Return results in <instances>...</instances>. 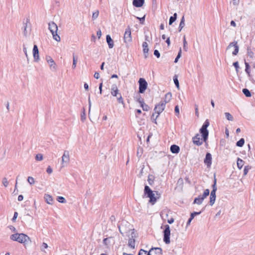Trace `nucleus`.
<instances>
[{
	"label": "nucleus",
	"mask_w": 255,
	"mask_h": 255,
	"mask_svg": "<svg viewBox=\"0 0 255 255\" xmlns=\"http://www.w3.org/2000/svg\"><path fill=\"white\" fill-rule=\"evenodd\" d=\"M170 150L173 153H177L179 152L180 148L178 145L174 144L171 146Z\"/></svg>",
	"instance_id": "18"
},
{
	"label": "nucleus",
	"mask_w": 255,
	"mask_h": 255,
	"mask_svg": "<svg viewBox=\"0 0 255 255\" xmlns=\"http://www.w3.org/2000/svg\"><path fill=\"white\" fill-rule=\"evenodd\" d=\"M166 102H161L157 105L154 108V111L155 114H157L156 118L158 117L159 114L161 113L164 110L165 107Z\"/></svg>",
	"instance_id": "7"
},
{
	"label": "nucleus",
	"mask_w": 255,
	"mask_h": 255,
	"mask_svg": "<svg viewBox=\"0 0 255 255\" xmlns=\"http://www.w3.org/2000/svg\"><path fill=\"white\" fill-rule=\"evenodd\" d=\"M33 55L34 58L35 60L37 61L39 59V52L37 45H34L33 49Z\"/></svg>",
	"instance_id": "14"
},
{
	"label": "nucleus",
	"mask_w": 255,
	"mask_h": 255,
	"mask_svg": "<svg viewBox=\"0 0 255 255\" xmlns=\"http://www.w3.org/2000/svg\"><path fill=\"white\" fill-rule=\"evenodd\" d=\"M144 193L147 197L149 198V202L152 205H154L159 198L160 194L157 191H153L147 185L145 186L144 189Z\"/></svg>",
	"instance_id": "2"
},
{
	"label": "nucleus",
	"mask_w": 255,
	"mask_h": 255,
	"mask_svg": "<svg viewBox=\"0 0 255 255\" xmlns=\"http://www.w3.org/2000/svg\"><path fill=\"white\" fill-rule=\"evenodd\" d=\"M154 54L157 58H159L160 57V53H159V51L157 50H155L154 51Z\"/></svg>",
	"instance_id": "47"
},
{
	"label": "nucleus",
	"mask_w": 255,
	"mask_h": 255,
	"mask_svg": "<svg viewBox=\"0 0 255 255\" xmlns=\"http://www.w3.org/2000/svg\"><path fill=\"white\" fill-rule=\"evenodd\" d=\"M139 102L143 111H147L149 110V107L143 101H140Z\"/></svg>",
	"instance_id": "21"
},
{
	"label": "nucleus",
	"mask_w": 255,
	"mask_h": 255,
	"mask_svg": "<svg viewBox=\"0 0 255 255\" xmlns=\"http://www.w3.org/2000/svg\"><path fill=\"white\" fill-rule=\"evenodd\" d=\"M48 26L49 29L52 34L53 39L56 41L59 42L60 41V37L57 34L58 30L57 24L54 22H50L49 23Z\"/></svg>",
	"instance_id": "4"
},
{
	"label": "nucleus",
	"mask_w": 255,
	"mask_h": 255,
	"mask_svg": "<svg viewBox=\"0 0 255 255\" xmlns=\"http://www.w3.org/2000/svg\"><path fill=\"white\" fill-rule=\"evenodd\" d=\"M98 15H99V11L97 10L93 13L92 18L93 19H96L98 17Z\"/></svg>",
	"instance_id": "42"
},
{
	"label": "nucleus",
	"mask_w": 255,
	"mask_h": 255,
	"mask_svg": "<svg viewBox=\"0 0 255 255\" xmlns=\"http://www.w3.org/2000/svg\"><path fill=\"white\" fill-rule=\"evenodd\" d=\"M194 218V216H193V215H191L190 216V218L189 219L188 222H187V225H189L191 221L193 220V219Z\"/></svg>",
	"instance_id": "48"
},
{
	"label": "nucleus",
	"mask_w": 255,
	"mask_h": 255,
	"mask_svg": "<svg viewBox=\"0 0 255 255\" xmlns=\"http://www.w3.org/2000/svg\"><path fill=\"white\" fill-rule=\"evenodd\" d=\"M57 201L60 203H65L66 202L65 198L61 196L58 197Z\"/></svg>",
	"instance_id": "39"
},
{
	"label": "nucleus",
	"mask_w": 255,
	"mask_h": 255,
	"mask_svg": "<svg viewBox=\"0 0 255 255\" xmlns=\"http://www.w3.org/2000/svg\"><path fill=\"white\" fill-rule=\"evenodd\" d=\"M102 86H103V83H101L100 85H99L100 93L101 94L102 93Z\"/></svg>",
	"instance_id": "55"
},
{
	"label": "nucleus",
	"mask_w": 255,
	"mask_h": 255,
	"mask_svg": "<svg viewBox=\"0 0 255 255\" xmlns=\"http://www.w3.org/2000/svg\"><path fill=\"white\" fill-rule=\"evenodd\" d=\"M119 90L117 86H113L111 89V94L114 97H116L119 94Z\"/></svg>",
	"instance_id": "17"
},
{
	"label": "nucleus",
	"mask_w": 255,
	"mask_h": 255,
	"mask_svg": "<svg viewBox=\"0 0 255 255\" xmlns=\"http://www.w3.org/2000/svg\"><path fill=\"white\" fill-rule=\"evenodd\" d=\"M84 86L85 89L86 90H88V89H89V86H88V84H87V83H85V84H84Z\"/></svg>",
	"instance_id": "62"
},
{
	"label": "nucleus",
	"mask_w": 255,
	"mask_h": 255,
	"mask_svg": "<svg viewBox=\"0 0 255 255\" xmlns=\"http://www.w3.org/2000/svg\"><path fill=\"white\" fill-rule=\"evenodd\" d=\"M152 177L151 175H149L148 176V181L150 185H152L153 183V180L151 178Z\"/></svg>",
	"instance_id": "44"
},
{
	"label": "nucleus",
	"mask_w": 255,
	"mask_h": 255,
	"mask_svg": "<svg viewBox=\"0 0 255 255\" xmlns=\"http://www.w3.org/2000/svg\"><path fill=\"white\" fill-rule=\"evenodd\" d=\"M17 215H18V214L17 212H15L14 214V216L13 217V218H12V220L14 221L15 220V219L17 218Z\"/></svg>",
	"instance_id": "58"
},
{
	"label": "nucleus",
	"mask_w": 255,
	"mask_h": 255,
	"mask_svg": "<svg viewBox=\"0 0 255 255\" xmlns=\"http://www.w3.org/2000/svg\"><path fill=\"white\" fill-rule=\"evenodd\" d=\"M46 171L48 173V174H51L52 172V168L50 167V166H48L47 168V170H46Z\"/></svg>",
	"instance_id": "49"
},
{
	"label": "nucleus",
	"mask_w": 255,
	"mask_h": 255,
	"mask_svg": "<svg viewBox=\"0 0 255 255\" xmlns=\"http://www.w3.org/2000/svg\"><path fill=\"white\" fill-rule=\"evenodd\" d=\"M164 237L163 241L166 244H169L170 242V227L168 225H165V229L163 232Z\"/></svg>",
	"instance_id": "6"
},
{
	"label": "nucleus",
	"mask_w": 255,
	"mask_h": 255,
	"mask_svg": "<svg viewBox=\"0 0 255 255\" xmlns=\"http://www.w3.org/2000/svg\"><path fill=\"white\" fill-rule=\"evenodd\" d=\"M42 246L44 249H47L48 248V245L45 243H43Z\"/></svg>",
	"instance_id": "60"
},
{
	"label": "nucleus",
	"mask_w": 255,
	"mask_h": 255,
	"mask_svg": "<svg viewBox=\"0 0 255 255\" xmlns=\"http://www.w3.org/2000/svg\"><path fill=\"white\" fill-rule=\"evenodd\" d=\"M225 114L226 117L228 120L231 121H233V117L229 113L227 112V113H225Z\"/></svg>",
	"instance_id": "32"
},
{
	"label": "nucleus",
	"mask_w": 255,
	"mask_h": 255,
	"mask_svg": "<svg viewBox=\"0 0 255 255\" xmlns=\"http://www.w3.org/2000/svg\"><path fill=\"white\" fill-rule=\"evenodd\" d=\"M177 18V14L175 13L173 16H171L169 19V24L170 25L172 24V23L175 21Z\"/></svg>",
	"instance_id": "26"
},
{
	"label": "nucleus",
	"mask_w": 255,
	"mask_h": 255,
	"mask_svg": "<svg viewBox=\"0 0 255 255\" xmlns=\"http://www.w3.org/2000/svg\"><path fill=\"white\" fill-rule=\"evenodd\" d=\"M184 24V21H183V18H182L181 21L180 22V27H181V28L183 27V25Z\"/></svg>",
	"instance_id": "59"
},
{
	"label": "nucleus",
	"mask_w": 255,
	"mask_h": 255,
	"mask_svg": "<svg viewBox=\"0 0 255 255\" xmlns=\"http://www.w3.org/2000/svg\"><path fill=\"white\" fill-rule=\"evenodd\" d=\"M174 219L172 218L168 220L167 222L169 224H172V223L174 222Z\"/></svg>",
	"instance_id": "56"
},
{
	"label": "nucleus",
	"mask_w": 255,
	"mask_h": 255,
	"mask_svg": "<svg viewBox=\"0 0 255 255\" xmlns=\"http://www.w3.org/2000/svg\"><path fill=\"white\" fill-rule=\"evenodd\" d=\"M10 239L14 241H17L20 243L25 244L30 241L29 237L24 234H14L10 236Z\"/></svg>",
	"instance_id": "3"
},
{
	"label": "nucleus",
	"mask_w": 255,
	"mask_h": 255,
	"mask_svg": "<svg viewBox=\"0 0 255 255\" xmlns=\"http://www.w3.org/2000/svg\"><path fill=\"white\" fill-rule=\"evenodd\" d=\"M94 76L96 79H99L100 77V74L98 72H95Z\"/></svg>",
	"instance_id": "53"
},
{
	"label": "nucleus",
	"mask_w": 255,
	"mask_h": 255,
	"mask_svg": "<svg viewBox=\"0 0 255 255\" xmlns=\"http://www.w3.org/2000/svg\"><path fill=\"white\" fill-rule=\"evenodd\" d=\"M23 197L22 195H20L18 196V201H21L23 200Z\"/></svg>",
	"instance_id": "57"
},
{
	"label": "nucleus",
	"mask_w": 255,
	"mask_h": 255,
	"mask_svg": "<svg viewBox=\"0 0 255 255\" xmlns=\"http://www.w3.org/2000/svg\"><path fill=\"white\" fill-rule=\"evenodd\" d=\"M139 92L143 93L147 87V83L144 78H140L138 81Z\"/></svg>",
	"instance_id": "8"
},
{
	"label": "nucleus",
	"mask_w": 255,
	"mask_h": 255,
	"mask_svg": "<svg viewBox=\"0 0 255 255\" xmlns=\"http://www.w3.org/2000/svg\"><path fill=\"white\" fill-rule=\"evenodd\" d=\"M27 181L31 185L33 184L35 182L34 178L30 176L28 177Z\"/></svg>",
	"instance_id": "37"
},
{
	"label": "nucleus",
	"mask_w": 255,
	"mask_h": 255,
	"mask_svg": "<svg viewBox=\"0 0 255 255\" xmlns=\"http://www.w3.org/2000/svg\"><path fill=\"white\" fill-rule=\"evenodd\" d=\"M2 183L5 187H6L8 185V182L6 178H4L2 180Z\"/></svg>",
	"instance_id": "46"
},
{
	"label": "nucleus",
	"mask_w": 255,
	"mask_h": 255,
	"mask_svg": "<svg viewBox=\"0 0 255 255\" xmlns=\"http://www.w3.org/2000/svg\"><path fill=\"white\" fill-rule=\"evenodd\" d=\"M128 246L131 249H134L135 248V240L133 238H130L128 242Z\"/></svg>",
	"instance_id": "20"
},
{
	"label": "nucleus",
	"mask_w": 255,
	"mask_h": 255,
	"mask_svg": "<svg viewBox=\"0 0 255 255\" xmlns=\"http://www.w3.org/2000/svg\"><path fill=\"white\" fill-rule=\"evenodd\" d=\"M175 113L179 115V109L178 106H176L175 108Z\"/></svg>",
	"instance_id": "52"
},
{
	"label": "nucleus",
	"mask_w": 255,
	"mask_h": 255,
	"mask_svg": "<svg viewBox=\"0 0 255 255\" xmlns=\"http://www.w3.org/2000/svg\"><path fill=\"white\" fill-rule=\"evenodd\" d=\"M36 159L38 161H41L43 159V155L41 154H37L36 155Z\"/></svg>",
	"instance_id": "38"
},
{
	"label": "nucleus",
	"mask_w": 255,
	"mask_h": 255,
	"mask_svg": "<svg viewBox=\"0 0 255 255\" xmlns=\"http://www.w3.org/2000/svg\"><path fill=\"white\" fill-rule=\"evenodd\" d=\"M245 143V140L243 138L240 139L236 143L237 146L239 147H242Z\"/></svg>",
	"instance_id": "28"
},
{
	"label": "nucleus",
	"mask_w": 255,
	"mask_h": 255,
	"mask_svg": "<svg viewBox=\"0 0 255 255\" xmlns=\"http://www.w3.org/2000/svg\"><path fill=\"white\" fill-rule=\"evenodd\" d=\"M239 0H233V3L234 5H236L239 4Z\"/></svg>",
	"instance_id": "54"
},
{
	"label": "nucleus",
	"mask_w": 255,
	"mask_h": 255,
	"mask_svg": "<svg viewBox=\"0 0 255 255\" xmlns=\"http://www.w3.org/2000/svg\"><path fill=\"white\" fill-rule=\"evenodd\" d=\"M44 198L45 199L46 202L49 204H51L53 201L52 197L48 194H46L45 195Z\"/></svg>",
	"instance_id": "23"
},
{
	"label": "nucleus",
	"mask_w": 255,
	"mask_h": 255,
	"mask_svg": "<svg viewBox=\"0 0 255 255\" xmlns=\"http://www.w3.org/2000/svg\"><path fill=\"white\" fill-rule=\"evenodd\" d=\"M231 25L234 27H236V23L234 20L231 21Z\"/></svg>",
	"instance_id": "61"
},
{
	"label": "nucleus",
	"mask_w": 255,
	"mask_h": 255,
	"mask_svg": "<svg viewBox=\"0 0 255 255\" xmlns=\"http://www.w3.org/2000/svg\"><path fill=\"white\" fill-rule=\"evenodd\" d=\"M243 92L245 94V95L247 97H250L251 96V94L250 91L247 89H244L243 90Z\"/></svg>",
	"instance_id": "29"
},
{
	"label": "nucleus",
	"mask_w": 255,
	"mask_h": 255,
	"mask_svg": "<svg viewBox=\"0 0 255 255\" xmlns=\"http://www.w3.org/2000/svg\"><path fill=\"white\" fill-rule=\"evenodd\" d=\"M244 165V161L241 158H238L237 160L238 167L241 169Z\"/></svg>",
	"instance_id": "22"
},
{
	"label": "nucleus",
	"mask_w": 255,
	"mask_h": 255,
	"mask_svg": "<svg viewBox=\"0 0 255 255\" xmlns=\"http://www.w3.org/2000/svg\"><path fill=\"white\" fill-rule=\"evenodd\" d=\"M216 199V196H210V204L213 205L215 202Z\"/></svg>",
	"instance_id": "35"
},
{
	"label": "nucleus",
	"mask_w": 255,
	"mask_h": 255,
	"mask_svg": "<svg viewBox=\"0 0 255 255\" xmlns=\"http://www.w3.org/2000/svg\"><path fill=\"white\" fill-rule=\"evenodd\" d=\"M245 66H246L245 71L247 72V73L248 74V75L250 76V65L248 63L246 62Z\"/></svg>",
	"instance_id": "30"
},
{
	"label": "nucleus",
	"mask_w": 255,
	"mask_h": 255,
	"mask_svg": "<svg viewBox=\"0 0 255 255\" xmlns=\"http://www.w3.org/2000/svg\"><path fill=\"white\" fill-rule=\"evenodd\" d=\"M70 160L69 153L68 151H65L64 154L62 157V162L63 166H64V163H67Z\"/></svg>",
	"instance_id": "13"
},
{
	"label": "nucleus",
	"mask_w": 255,
	"mask_h": 255,
	"mask_svg": "<svg viewBox=\"0 0 255 255\" xmlns=\"http://www.w3.org/2000/svg\"><path fill=\"white\" fill-rule=\"evenodd\" d=\"M143 51L144 53H147L148 52V44L146 42H143L142 43Z\"/></svg>",
	"instance_id": "25"
},
{
	"label": "nucleus",
	"mask_w": 255,
	"mask_h": 255,
	"mask_svg": "<svg viewBox=\"0 0 255 255\" xmlns=\"http://www.w3.org/2000/svg\"><path fill=\"white\" fill-rule=\"evenodd\" d=\"M210 193V190L208 189L204 190L203 195H199L198 197L195 198L194 200V204L200 205L203 202L205 198H206Z\"/></svg>",
	"instance_id": "5"
},
{
	"label": "nucleus",
	"mask_w": 255,
	"mask_h": 255,
	"mask_svg": "<svg viewBox=\"0 0 255 255\" xmlns=\"http://www.w3.org/2000/svg\"><path fill=\"white\" fill-rule=\"evenodd\" d=\"M209 126V122L208 120L203 124L201 128L200 129V132L202 134V138H200V134L197 133L194 137H192V141L193 143L197 146L201 145L203 142H206L209 135V131L207 130V128Z\"/></svg>",
	"instance_id": "1"
},
{
	"label": "nucleus",
	"mask_w": 255,
	"mask_h": 255,
	"mask_svg": "<svg viewBox=\"0 0 255 255\" xmlns=\"http://www.w3.org/2000/svg\"><path fill=\"white\" fill-rule=\"evenodd\" d=\"M47 61L50 65L51 68L53 67V69H55L56 65L53 60L50 57H48L47 58Z\"/></svg>",
	"instance_id": "19"
},
{
	"label": "nucleus",
	"mask_w": 255,
	"mask_h": 255,
	"mask_svg": "<svg viewBox=\"0 0 255 255\" xmlns=\"http://www.w3.org/2000/svg\"><path fill=\"white\" fill-rule=\"evenodd\" d=\"M172 95L170 93H167L165 95V100L164 101H162L163 102H166V104L169 102L171 98Z\"/></svg>",
	"instance_id": "24"
},
{
	"label": "nucleus",
	"mask_w": 255,
	"mask_h": 255,
	"mask_svg": "<svg viewBox=\"0 0 255 255\" xmlns=\"http://www.w3.org/2000/svg\"><path fill=\"white\" fill-rule=\"evenodd\" d=\"M231 48H234V50L232 52V54L233 55H236L239 52V46L238 45L237 41H234L229 44L228 46V49H230Z\"/></svg>",
	"instance_id": "11"
},
{
	"label": "nucleus",
	"mask_w": 255,
	"mask_h": 255,
	"mask_svg": "<svg viewBox=\"0 0 255 255\" xmlns=\"http://www.w3.org/2000/svg\"><path fill=\"white\" fill-rule=\"evenodd\" d=\"M119 96L117 98L118 101L119 102V103H121L122 105H123L124 106L125 103H124L123 98H122V96H121V94H119Z\"/></svg>",
	"instance_id": "33"
},
{
	"label": "nucleus",
	"mask_w": 255,
	"mask_h": 255,
	"mask_svg": "<svg viewBox=\"0 0 255 255\" xmlns=\"http://www.w3.org/2000/svg\"><path fill=\"white\" fill-rule=\"evenodd\" d=\"M173 81H174V82L175 85L176 86L177 88H179V82H178L177 76L175 75V76H174Z\"/></svg>",
	"instance_id": "34"
},
{
	"label": "nucleus",
	"mask_w": 255,
	"mask_h": 255,
	"mask_svg": "<svg viewBox=\"0 0 255 255\" xmlns=\"http://www.w3.org/2000/svg\"><path fill=\"white\" fill-rule=\"evenodd\" d=\"M166 42L167 43V45L169 46L170 44V38L169 37H168L166 40Z\"/></svg>",
	"instance_id": "63"
},
{
	"label": "nucleus",
	"mask_w": 255,
	"mask_h": 255,
	"mask_svg": "<svg viewBox=\"0 0 255 255\" xmlns=\"http://www.w3.org/2000/svg\"><path fill=\"white\" fill-rule=\"evenodd\" d=\"M107 42L110 48H112L114 47V41L111 38L109 35H107L106 36Z\"/></svg>",
	"instance_id": "16"
},
{
	"label": "nucleus",
	"mask_w": 255,
	"mask_h": 255,
	"mask_svg": "<svg viewBox=\"0 0 255 255\" xmlns=\"http://www.w3.org/2000/svg\"><path fill=\"white\" fill-rule=\"evenodd\" d=\"M97 36H98L99 38H101V36L102 35V32H101V30H99L98 31H97Z\"/></svg>",
	"instance_id": "50"
},
{
	"label": "nucleus",
	"mask_w": 255,
	"mask_h": 255,
	"mask_svg": "<svg viewBox=\"0 0 255 255\" xmlns=\"http://www.w3.org/2000/svg\"><path fill=\"white\" fill-rule=\"evenodd\" d=\"M147 255H162V250L159 248H151L148 252L146 251Z\"/></svg>",
	"instance_id": "10"
},
{
	"label": "nucleus",
	"mask_w": 255,
	"mask_h": 255,
	"mask_svg": "<svg viewBox=\"0 0 255 255\" xmlns=\"http://www.w3.org/2000/svg\"><path fill=\"white\" fill-rule=\"evenodd\" d=\"M251 168V167L250 166H246L244 169V174L245 175H247L248 173L249 170Z\"/></svg>",
	"instance_id": "36"
},
{
	"label": "nucleus",
	"mask_w": 255,
	"mask_h": 255,
	"mask_svg": "<svg viewBox=\"0 0 255 255\" xmlns=\"http://www.w3.org/2000/svg\"><path fill=\"white\" fill-rule=\"evenodd\" d=\"M144 0H133V5L137 7H141L144 3Z\"/></svg>",
	"instance_id": "15"
},
{
	"label": "nucleus",
	"mask_w": 255,
	"mask_h": 255,
	"mask_svg": "<svg viewBox=\"0 0 255 255\" xmlns=\"http://www.w3.org/2000/svg\"><path fill=\"white\" fill-rule=\"evenodd\" d=\"M138 255H147L146 254V251H145L144 250H142V249H141L139 251Z\"/></svg>",
	"instance_id": "41"
},
{
	"label": "nucleus",
	"mask_w": 255,
	"mask_h": 255,
	"mask_svg": "<svg viewBox=\"0 0 255 255\" xmlns=\"http://www.w3.org/2000/svg\"><path fill=\"white\" fill-rule=\"evenodd\" d=\"M124 39L125 43H129L132 41L131 29L129 27H128L126 29L124 36Z\"/></svg>",
	"instance_id": "9"
},
{
	"label": "nucleus",
	"mask_w": 255,
	"mask_h": 255,
	"mask_svg": "<svg viewBox=\"0 0 255 255\" xmlns=\"http://www.w3.org/2000/svg\"><path fill=\"white\" fill-rule=\"evenodd\" d=\"M77 58L73 55V68H75L76 66Z\"/></svg>",
	"instance_id": "43"
},
{
	"label": "nucleus",
	"mask_w": 255,
	"mask_h": 255,
	"mask_svg": "<svg viewBox=\"0 0 255 255\" xmlns=\"http://www.w3.org/2000/svg\"><path fill=\"white\" fill-rule=\"evenodd\" d=\"M204 162L208 167L211 166L212 164V155L210 153L206 154Z\"/></svg>",
	"instance_id": "12"
},
{
	"label": "nucleus",
	"mask_w": 255,
	"mask_h": 255,
	"mask_svg": "<svg viewBox=\"0 0 255 255\" xmlns=\"http://www.w3.org/2000/svg\"><path fill=\"white\" fill-rule=\"evenodd\" d=\"M144 17H145L144 16L143 17H141V18H139V17H137V18L139 19V20L140 21V23L141 24H143V22H144Z\"/></svg>",
	"instance_id": "51"
},
{
	"label": "nucleus",
	"mask_w": 255,
	"mask_h": 255,
	"mask_svg": "<svg viewBox=\"0 0 255 255\" xmlns=\"http://www.w3.org/2000/svg\"><path fill=\"white\" fill-rule=\"evenodd\" d=\"M233 65L235 67L236 71L238 72V69L239 68V66L238 62L237 61V62H234L233 63Z\"/></svg>",
	"instance_id": "45"
},
{
	"label": "nucleus",
	"mask_w": 255,
	"mask_h": 255,
	"mask_svg": "<svg viewBox=\"0 0 255 255\" xmlns=\"http://www.w3.org/2000/svg\"><path fill=\"white\" fill-rule=\"evenodd\" d=\"M216 179H215V180H214V184L213 185V190L211 191V194H210V196H216V191L217 190V188L216 187Z\"/></svg>",
	"instance_id": "27"
},
{
	"label": "nucleus",
	"mask_w": 255,
	"mask_h": 255,
	"mask_svg": "<svg viewBox=\"0 0 255 255\" xmlns=\"http://www.w3.org/2000/svg\"><path fill=\"white\" fill-rule=\"evenodd\" d=\"M183 49L185 51H187V42L186 40V37L184 36L183 38Z\"/></svg>",
	"instance_id": "31"
},
{
	"label": "nucleus",
	"mask_w": 255,
	"mask_h": 255,
	"mask_svg": "<svg viewBox=\"0 0 255 255\" xmlns=\"http://www.w3.org/2000/svg\"><path fill=\"white\" fill-rule=\"evenodd\" d=\"M181 54V49L180 48L179 50V51L178 52V54L176 57V58L175 59L174 62L176 63L177 62L178 59L180 57Z\"/></svg>",
	"instance_id": "40"
},
{
	"label": "nucleus",
	"mask_w": 255,
	"mask_h": 255,
	"mask_svg": "<svg viewBox=\"0 0 255 255\" xmlns=\"http://www.w3.org/2000/svg\"><path fill=\"white\" fill-rule=\"evenodd\" d=\"M111 78H118V76L116 74H113L112 76H111Z\"/></svg>",
	"instance_id": "64"
}]
</instances>
